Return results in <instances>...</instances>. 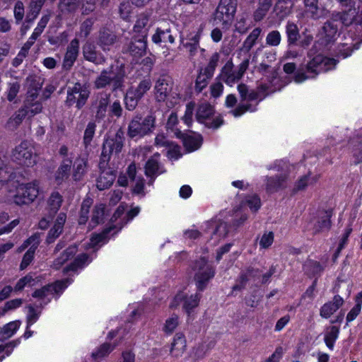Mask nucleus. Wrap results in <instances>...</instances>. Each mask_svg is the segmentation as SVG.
Listing matches in <instances>:
<instances>
[{"label":"nucleus","instance_id":"nucleus-1","mask_svg":"<svg viewBox=\"0 0 362 362\" xmlns=\"http://www.w3.org/2000/svg\"><path fill=\"white\" fill-rule=\"evenodd\" d=\"M320 43L313 45L308 52V57L312 59L305 65L300 67L295 74L294 81L301 83L306 79L313 78L321 72H325L334 68L337 61L332 58H327L317 54Z\"/></svg>","mask_w":362,"mask_h":362},{"label":"nucleus","instance_id":"nucleus-2","mask_svg":"<svg viewBox=\"0 0 362 362\" xmlns=\"http://www.w3.org/2000/svg\"><path fill=\"white\" fill-rule=\"evenodd\" d=\"M293 168L284 160H276L274 164L267 167L268 170H274L280 174L265 177V189L269 194H273L280 190L285 189L288 183L289 174Z\"/></svg>","mask_w":362,"mask_h":362},{"label":"nucleus","instance_id":"nucleus-3","mask_svg":"<svg viewBox=\"0 0 362 362\" xmlns=\"http://www.w3.org/2000/svg\"><path fill=\"white\" fill-rule=\"evenodd\" d=\"M124 132L119 129L113 136H108L103 142V150L99 163L100 169L107 165L111 155H118L124 146Z\"/></svg>","mask_w":362,"mask_h":362},{"label":"nucleus","instance_id":"nucleus-4","mask_svg":"<svg viewBox=\"0 0 362 362\" xmlns=\"http://www.w3.org/2000/svg\"><path fill=\"white\" fill-rule=\"evenodd\" d=\"M155 123L156 117L153 115L143 117L140 114H136L129 122L127 135L132 139L136 136L143 137L153 131Z\"/></svg>","mask_w":362,"mask_h":362},{"label":"nucleus","instance_id":"nucleus-5","mask_svg":"<svg viewBox=\"0 0 362 362\" xmlns=\"http://www.w3.org/2000/svg\"><path fill=\"white\" fill-rule=\"evenodd\" d=\"M90 93L89 87L86 84L76 82L67 88L65 105L69 107L76 105V107L81 110L86 103Z\"/></svg>","mask_w":362,"mask_h":362},{"label":"nucleus","instance_id":"nucleus-6","mask_svg":"<svg viewBox=\"0 0 362 362\" xmlns=\"http://www.w3.org/2000/svg\"><path fill=\"white\" fill-rule=\"evenodd\" d=\"M193 270L195 272L194 281L197 290L202 291L214 276L215 269L205 258H200L195 262Z\"/></svg>","mask_w":362,"mask_h":362},{"label":"nucleus","instance_id":"nucleus-7","mask_svg":"<svg viewBox=\"0 0 362 362\" xmlns=\"http://www.w3.org/2000/svg\"><path fill=\"white\" fill-rule=\"evenodd\" d=\"M107 85H112V92L122 89L124 86V75L120 71H115L112 66L103 70L95 81V87L100 89Z\"/></svg>","mask_w":362,"mask_h":362},{"label":"nucleus","instance_id":"nucleus-8","mask_svg":"<svg viewBox=\"0 0 362 362\" xmlns=\"http://www.w3.org/2000/svg\"><path fill=\"white\" fill-rule=\"evenodd\" d=\"M249 59L243 60L237 70L233 69L234 65L231 60L228 61L221 69L220 78L227 85L232 86L238 82L244 75L249 66Z\"/></svg>","mask_w":362,"mask_h":362},{"label":"nucleus","instance_id":"nucleus-9","mask_svg":"<svg viewBox=\"0 0 362 362\" xmlns=\"http://www.w3.org/2000/svg\"><path fill=\"white\" fill-rule=\"evenodd\" d=\"M38 182L37 180L27 184L20 185L13 197V202L17 205L28 204L33 202L39 193Z\"/></svg>","mask_w":362,"mask_h":362},{"label":"nucleus","instance_id":"nucleus-10","mask_svg":"<svg viewBox=\"0 0 362 362\" xmlns=\"http://www.w3.org/2000/svg\"><path fill=\"white\" fill-rule=\"evenodd\" d=\"M238 0H220L214 13L213 19L216 23L231 22L236 13Z\"/></svg>","mask_w":362,"mask_h":362},{"label":"nucleus","instance_id":"nucleus-11","mask_svg":"<svg viewBox=\"0 0 362 362\" xmlns=\"http://www.w3.org/2000/svg\"><path fill=\"white\" fill-rule=\"evenodd\" d=\"M214 114V107L207 103H203L200 104L197 110L196 118L197 120L208 128H218L223 122V119L216 117L211 119V117Z\"/></svg>","mask_w":362,"mask_h":362},{"label":"nucleus","instance_id":"nucleus-12","mask_svg":"<svg viewBox=\"0 0 362 362\" xmlns=\"http://www.w3.org/2000/svg\"><path fill=\"white\" fill-rule=\"evenodd\" d=\"M12 158L20 165L31 166L35 163L33 147L27 141L21 142L13 151Z\"/></svg>","mask_w":362,"mask_h":362},{"label":"nucleus","instance_id":"nucleus-13","mask_svg":"<svg viewBox=\"0 0 362 362\" xmlns=\"http://www.w3.org/2000/svg\"><path fill=\"white\" fill-rule=\"evenodd\" d=\"M173 88L172 78L168 75L160 76L154 86L155 98L158 102H164Z\"/></svg>","mask_w":362,"mask_h":362},{"label":"nucleus","instance_id":"nucleus-14","mask_svg":"<svg viewBox=\"0 0 362 362\" xmlns=\"http://www.w3.org/2000/svg\"><path fill=\"white\" fill-rule=\"evenodd\" d=\"M147 33L143 31L141 35L133 37L132 41L127 47L126 52H128L134 57H141L146 54Z\"/></svg>","mask_w":362,"mask_h":362},{"label":"nucleus","instance_id":"nucleus-15","mask_svg":"<svg viewBox=\"0 0 362 362\" xmlns=\"http://www.w3.org/2000/svg\"><path fill=\"white\" fill-rule=\"evenodd\" d=\"M110 98V94L106 92L98 93L94 96L92 106L95 110V117L97 119L105 118Z\"/></svg>","mask_w":362,"mask_h":362},{"label":"nucleus","instance_id":"nucleus-16","mask_svg":"<svg viewBox=\"0 0 362 362\" xmlns=\"http://www.w3.org/2000/svg\"><path fill=\"white\" fill-rule=\"evenodd\" d=\"M201 295L199 293L187 296L183 293H178L174 298L172 306H177L180 303H182L183 309L187 313L193 310L199 305Z\"/></svg>","mask_w":362,"mask_h":362},{"label":"nucleus","instance_id":"nucleus-17","mask_svg":"<svg viewBox=\"0 0 362 362\" xmlns=\"http://www.w3.org/2000/svg\"><path fill=\"white\" fill-rule=\"evenodd\" d=\"M78 49L79 42L76 38H75L71 41L67 47V50L63 62L64 69L69 70L72 67L77 59L78 54Z\"/></svg>","mask_w":362,"mask_h":362},{"label":"nucleus","instance_id":"nucleus-18","mask_svg":"<svg viewBox=\"0 0 362 362\" xmlns=\"http://www.w3.org/2000/svg\"><path fill=\"white\" fill-rule=\"evenodd\" d=\"M72 166V159L70 158H63L59 167L55 173L54 178L57 185H61L66 180L70 175Z\"/></svg>","mask_w":362,"mask_h":362},{"label":"nucleus","instance_id":"nucleus-19","mask_svg":"<svg viewBox=\"0 0 362 362\" xmlns=\"http://www.w3.org/2000/svg\"><path fill=\"white\" fill-rule=\"evenodd\" d=\"M116 41L117 35L112 30L107 28H103L100 30L98 37V45L103 50H110V47L112 46Z\"/></svg>","mask_w":362,"mask_h":362},{"label":"nucleus","instance_id":"nucleus-20","mask_svg":"<svg viewBox=\"0 0 362 362\" xmlns=\"http://www.w3.org/2000/svg\"><path fill=\"white\" fill-rule=\"evenodd\" d=\"M158 153H155L150 158L145 165V174L148 177H154L163 173L165 170L159 163L158 158Z\"/></svg>","mask_w":362,"mask_h":362},{"label":"nucleus","instance_id":"nucleus-21","mask_svg":"<svg viewBox=\"0 0 362 362\" xmlns=\"http://www.w3.org/2000/svg\"><path fill=\"white\" fill-rule=\"evenodd\" d=\"M344 303L343 298L336 295L333 298V300L323 305L320 309V315L324 318H329L334 313H335Z\"/></svg>","mask_w":362,"mask_h":362},{"label":"nucleus","instance_id":"nucleus-22","mask_svg":"<svg viewBox=\"0 0 362 362\" xmlns=\"http://www.w3.org/2000/svg\"><path fill=\"white\" fill-rule=\"evenodd\" d=\"M186 346V340L184 334L177 333L171 344L170 354L175 358H179L182 356L185 351Z\"/></svg>","mask_w":362,"mask_h":362},{"label":"nucleus","instance_id":"nucleus-23","mask_svg":"<svg viewBox=\"0 0 362 362\" xmlns=\"http://www.w3.org/2000/svg\"><path fill=\"white\" fill-rule=\"evenodd\" d=\"M115 175L111 169H105L100 172L97 180V187L99 190L109 188L115 180Z\"/></svg>","mask_w":362,"mask_h":362},{"label":"nucleus","instance_id":"nucleus-24","mask_svg":"<svg viewBox=\"0 0 362 362\" xmlns=\"http://www.w3.org/2000/svg\"><path fill=\"white\" fill-rule=\"evenodd\" d=\"M292 3L290 1L279 0L274 8V13L279 21H284L291 11Z\"/></svg>","mask_w":362,"mask_h":362},{"label":"nucleus","instance_id":"nucleus-25","mask_svg":"<svg viewBox=\"0 0 362 362\" xmlns=\"http://www.w3.org/2000/svg\"><path fill=\"white\" fill-rule=\"evenodd\" d=\"M332 211H323L318 217V220L313 227V233H319L325 230H329L331 228Z\"/></svg>","mask_w":362,"mask_h":362},{"label":"nucleus","instance_id":"nucleus-26","mask_svg":"<svg viewBox=\"0 0 362 362\" xmlns=\"http://www.w3.org/2000/svg\"><path fill=\"white\" fill-rule=\"evenodd\" d=\"M337 27L336 24H324L320 31V40L322 44L328 45L334 40L337 35Z\"/></svg>","mask_w":362,"mask_h":362},{"label":"nucleus","instance_id":"nucleus-27","mask_svg":"<svg viewBox=\"0 0 362 362\" xmlns=\"http://www.w3.org/2000/svg\"><path fill=\"white\" fill-rule=\"evenodd\" d=\"M92 261V259L90 258L89 255L83 253L78 255L70 264L65 267L63 269L64 274H66L67 272L72 271L75 272L78 269L83 268L86 264H88Z\"/></svg>","mask_w":362,"mask_h":362},{"label":"nucleus","instance_id":"nucleus-28","mask_svg":"<svg viewBox=\"0 0 362 362\" xmlns=\"http://www.w3.org/2000/svg\"><path fill=\"white\" fill-rule=\"evenodd\" d=\"M21 325V322L20 320H15L0 327V341H3L11 337L18 329Z\"/></svg>","mask_w":362,"mask_h":362},{"label":"nucleus","instance_id":"nucleus-29","mask_svg":"<svg viewBox=\"0 0 362 362\" xmlns=\"http://www.w3.org/2000/svg\"><path fill=\"white\" fill-rule=\"evenodd\" d=\"M63 202L62 196L58 192H53L47 201L48 213L51 214V216H54L61 207Z\"/></svg>","mask_w":362,"mask_h":362},{"label":"nucleus","instance_id":"nucleus-30","mask_svg":"<svg viewBox=\"0 0 362 362\" xmlns=\"http://www.w3.org/2000/svg\"><path fill=\"white\" fill-rule=\"evenodd\" d=\"M318 180V177L317 175L310 177V173H309L307 175H305L300 177L295 183L293 193H296L299 191H303L306 189L308 185L315 184Z\"/></svg>","mask_w":362,"mask_h":362},{"label":"nucleus","instance_id":"nucleus-31","mask_svg":"<svg viewBox=\"0 0 362 362\" xmlns=\"http://www.w3.org/2000/svg\"><path fill=\"white\" fill-rule=\"evenodd\" d=\"M183 145L186 149L191 152L198 149L202 143V137L200 135H182Z\"/></svg>","mask_w":362,"mask_h":362},{"label":"nucleus","instance_id":"nucleus-32","mask_svg":"<svg viewBox=\"0 0 362 362\" xmlns=\"http://www.w3.org/2000/svg\"><path fill=\"white\" fill-rule=\"evenodd\" d=\"M45 0H31L25 16V23H32L35 20Z\"/></svg>","mask_w":362,"mask_h":362},{"label":"nucleus","instance_id":"nucleus-33","mask_svg":"<svg viewBox=\"0 0 362 362\" xmlns=\"http://www.w3.org/2000/svg\"><path fill=\"white\" fill-rule=\"evenodd\" d=\"M83 54L84 58L91 62L100 64L104 61L103 58H98L95 47L91 43H86L83 47Z\"/></svg>","mask_w":362,"mask_h":362},{"label":"nucleus","instance_id":"nucleus-34","mask_svg":"<svg viewBox=\"0 0 362 362\" xmlns=\"http://www.w3.org/2000/svg\"><path fill=\"white\" fill-rule=\"evenodd\" d=\"M87 160L84 158H78L75 161L73 179L75 181L81 180L86 172Z\"/></svg>","mask_w":362,"mask_h":362},{"label":"nucleus","instance_id":"nucleus-35","mask_svg":"<svg viewBox=\"0 0 362 362\" xmlns=\"http://www.w3.org/2000/svg\"><path fill=\"white\" fill-rule=\"evenodd\" d=\"M355 14V8H349L348 11L332 13V19L334 21H341V23H345L346 21H350V23H352Z\"/></svg>","mask_w":362,"mask_h":362},{"label":"nucleus","instance_id":"nucleus-36","mask_svg":"<svg viewBox=\"0 0 362 362\" xmlns=\"http://www.w3.org/2000/svg\"><path fill=\"white\" fill-rule=\"evenodd\" d=\"M105 215V206L103 204H99L94 207L91 216L90 225L92 228L96 226L99 223H102L104 219Z\"/></svg>","mask_w":362,"mask_h":362},{"label":"nucleus","instance_id":"nucleus-37","mask_svg":"<svg viewBox=\"0 0 362 362\" xmlns=\"http://www.w3.org/2000/svg\"><path fill=\"white\" fill-rule=\"evenodd\" d=\"M152 83L149 78H146L140 81L136 87H132L129 89L141 99L148 90L151 88Z\"/></svg>","mask_w":362,"mask_h":362},{"label":"nucleus","instance_id":"nucleus-38","mask_svg":"<svg viewBox=\"0 0 362 362\" xmlns=\"http://www.w3.org/2000/svg\"><path fill=\"white\" fill-rule=\"evenodd\" d=\"M214 342L210 341L208 344L202 343L195 346L193 349V357L199 360L203 358L206 354L214 346Z\"/></svg>","mask_w":362,"mask_h":362},{"label":"nucleus","instance_id":"nucleus-39","mask_svg":"<svg viewBox=\"0 0 362 362\" xmlns=\"http://www.w3.org/2000/svg\"><path fill=\"white\" fill-rule=\"evenodd\" d=\"M339 329L337 326H332L327 329L325 335V342L329 349H332L334 344L338 337Z\"/></svg>","mask_w":362,"mask_h":362},{"label":"nucleus","instance_id":"nucleus-40","mask_svg":"<svg viewBox=\"0 0 362 362\" xmlns=\"http://www.w3.org/2000/svg\"><path fill=\"white\" fill-rule=\"evenodd\" d=\"M306 10L305 16L307 18H310L313 20L317 18V0H304Z\"/></svg>","mask_w":362,"mask_h":362},{"label":"nucleus","instance_id":"nucleus-41","mask_svg":"<svg viewBox=\"0 0 362 362\" xmlns=\"http://www.w3.org/2000/svg\"><path fill=\"white\" fill-rule=\"evenodd\" d=\"M211 78L212 76H208V73L202 69L196 79V90L197 92H202V90L207 86L209 81Z\"/></svg>","mask_w":362,"mask_h":362},{"label":"nucleus","instance_id":"nucleus-42","mask_svg":"<svg viewBox=\"0 0 362 362\" xmlns=\"http://www.w3.org/2000/svg\"><path fill=\"white\" fill-rule=\"evenodd\" d=\"M96 124L95 122H89L84 131L83 142L85 148H87L91 143L95 132Z\"/></svg>","mask_w":362,"mask_h":362},{"label":"nucleus","instance_id":"nucleus-43","mask_svg":"<svg viewBox=\"0 0 362 362\" xmlns=\"http://www.w3.org/2000/svg\"><path fill=\"white\" fill-rule=\"evenodd\" d=\"M25 84L28 90H40L43 84V79L36 75L29 76L26 78Z\"/></svg>","mask_w":362,"mask_h":362},{"label":"nucleus","instance_id":"nucleus-44","mask_svg":"<svg viewBox=\"0 0 362 362\" xmlns=\"http://www.w3.org/2000/svg\"><path fill=\"white\" fill-rule=\"evenodd\" d=\"M110 0H86L85 4L83 5V14H88L89 12L94 11L95 5L98 3L101 7H107Z\"/></svg>","mask_w":362,"mask_h":362},{"label":"nucleus","instance_id":"nucleus-45","mask_svg":"<svg viewBox=\"0 0 362 362\" xmlns=\"http://www.w3.org/2000/svg\"><path fill=\"white\" fill-rule=\"evenodd\" d=\"M27 115H28V114L23 106L9 119L8 125L10 127L16 128L22 122L23 119Z\"/></svg>","mask_w":362,"mask_h":362},{"label":"nucleus","instance_id":"nucleus-46","mask_svg":"<svg viewBox=\"0 0 362 362\" xmlns=\"http://www.w3.org/2000/svg\"><path fill=\"white\" fill-rule=\"evenodd\" d=\"M141 99L129 89L124 97L125 107L128 110H134Z\"/></svg>","mask_w":362,"mask_h":362},{"label":"nucleus","instance_id":"nucleus-47","mask_svg":"<svg viewBox=\"0 0 362 362\" xmlns=\"http://www.w3.org/2000/svg\"><path fill=\"white\" fill-rule=\"evenodd\" d=\"M152 40L155 43H159L163 41H169L170 43H173L174 37L170 34V31L168 30L165 31L158 29L156 33L153 35Z\"/></svg>","mask_w":362,"mask_h":362},{"label":"nucleus","instance_id":"nucleus-48","mask_svg":"<svg viewBox=\"0 0 362 362\" xmlns=\"http://www.w3.org/2000/svg\"><path fill=\"white\" fill-rule=\"evenodd\" d=\"M91 201L89 199L83 200V202L81 204V210H80V215L78 218V224L83 225L85 224L88 218V213L89 209L91 206Z\"/></svg>","mask_w":362,"mask_h":362},{"label":"nucleus","instance_id":"nucleus-49","mask_svg":"<svg viewBox=\"0 0 362 362\" xmlns=\"http://www.w3.org/2000/svg\"><path fill=\"white\" fill-rule=\"evenodd\" d=\"M29 100H25L23 107L26 110L28 115L33 116L40 113L42 110V104L40 101L28 103Z\"/></svg>","mask_w":362,"mask_h":362},{"label":"nucleus","instance_id":"nucleus-50","mask_svg":"<svg viewBox=\"0 0 362 362\" xmlns=\"http://www.w3.org/2000/svg\"><path fill=\"white\" fill-rule=\"evenodd\" d=\"M288 41L290 44H294L299 38V30L296 24H288L286 26Z\"/></svg>","mask_w":362,"mask_h":362},{"label":"nucleus","instance_id":"nucleus-51","mask_svg":"<svg viewBox=\"0 0 362 362\" xmlns=\"http://www.w3.org/2000/svg\"><path fill=\"white\" fill-rule=\"evenodd\" d=\"M256 110V107H253L251 104L247 103H240L239 104L236 108L232 110L230 113L235 117H240L245 112H255Z\"/></svg>","mask_w":362,"mask_h":362},{"label":"nucleus","instance_id":"nucleus-52","mask_svg":"<svg viewBox=\"0 0 362 362\" xmlns=\"http://www.w3.org/2000/svg\"><path fill=\"white\" fill-rule=\"evenodd\" d=\"M119 12L123 21H131L132 5L129 1H123L119 5Z\"/></svg>","mask_w":362,"mask_h":362},{"label":"nucleus","instance_id":"nucleus-53","mask_svg":"<svg viewBox=\"0 0 362 362\" xmlns=\"http://www.w3.org/2000/svg\"><path fill=\"white\" fill-rule=\"evenodd\" d=\"M261 33V29L257 28L254 29L252 33L248 35L244 42V47L249 51L254 46L257 39Z\"/></svg>","mask_w":362,"mask_h":362},{"label":"nucleus","instance_id":"nucleus-54","mask_svg":"<svg viewBox=\"0 0 362 362\" xmlns=\"http://www.w3.org/2000/svg\"><path fill=\"white\" fill-rule=\"evenodd\" d=\"M219 58L220 55L218 52L214 53L210 57L207 66L203 69L208 73V76H213L214 71L218 65Z\"/></svg>","mask_w":362,"mask_h":362},{"label":"nucleus","instance_id":"nucleus-55","mask_svg":"<svg viewBox=\"0 0 362 362\" xmlns=\"http://www.w3.org/2000/svg\"><path fill=\"white\" fill-rule=\"evenodd\" d=\"M80 0H60L59 7L62 11H73L79 5Z\"/></svg>","mask_w":362,"mask_h":362},{"label":"nucleus","instance_id":"nucleus-56","mask_svg":"<svg viewBox=\"0 0 362 362\" xmlns=\"http://www.w3.org/2000/svg\"><path fill=\"white\" fill-rule=\"evenodd\" d=\"M248 206L252 211H257L261 206L260 198L257 195L248 196L243 202Z\"/></svg>","mask_w":362,"mask_h":362},{"label":"nucleus","instance_id":"nucleus-57","mask_svg":"<svg viewBox=\"0 0 362 362\" xmlns=\"http://www.w3.org/2000/svg\"><path fill=\"white\" fill-rule=\"evenodd\" d=\"M116 346V344L112 346L110 344L105 343L102 344L98 351L92 354L94 358H102L109 354Z\"/></svg>","mask_w":362,"mask_h":362},{"label":"nucleus","instance_id":"nucleus-58","mask_svg":"<svg viewBox=\"0 0 362 362\" xmlns=\"http://www.w3.org/2000/svg\"><path fill=\"white\" fill-rule=\"evenodd\" d=\"M71 281L69 279H66L64 280L57 281L52 284H48V286L52 287V289H50L52 295L62 292L65 288L67 287Z\"/></svg>","mask_w":362,"mask_h":362},{"label":"nucleus","instance_id":"nucleus-59","mask_svg":"<svg viewBox=\"0 0 362 362\" xmlns=\"http://www.w3.org/2000/svg\"><path fill=\"white\" fill-rule=\"evenodd\" d=\"M20 88L21 85L18 82L10 83L6 96L8 100L13 101L19 93Z\"/></svg>","mask_w":362,"mask_h":362},{"label":"nucleus","instance_id":"nucleus-60","mask_svg":"<svg viewBox=\"0 0 362 362\" xmlns=\"http://www.w3.org/2000/svg\"><path fill=\"white\" fill-rule=\"evenodd\" d=\"M28 313L27 315V328L33 325L38 319L40 312H37L31 305L28 306Z\"/></svg>","mask_w":362,"mask_h":362},{"label":"nucleus","instance_id":"nucleus-61","mask_svg":"<svg viewBox=\"0 0 362 362\" xmlns=\"http://www.w3.org/2000/svg\"><path fill=\"white\" fill-rule=\"evenodd\" d=\"M63 229L61 228L53 226V227L49 230L46 243L47 244H51L55 241V240L59 238V236L62 234Z\"/></svg>","mask_w":362,"mask_h":362},{"label":"nucleus","instance_id":"nucleus-62","mask_svg":"<svg viewBox=\"0 0 362 362\" xmlns=\"http://www.w3.org/2000/svg\"><path fill=\"white\" fill-rule=\"evenodd\" d=\"M35 250L34 248H29L28 250L23 255L22 262L20 265L21 270L25 269L33 261Z\"/></svg>","mask_w":362,"mask_h":362},{"label":"nucleus","instance_id":"nucleus-63","mask_svg":"<svg viewBox=\"0 0 362 362\" xmlns=\"http://www.w3.org/2000/svg\"><path fill=\"white\" fill-rule=\"evenodd\" d=\"M267 43L271 46H277L281 41V35L278 31H272L267 36Z\"/></svg>","mask_w":362,"mask_h":362},{"label":"nucleus","instance_id":"nucleus-64","mask_svg":"<svg viewBox=\"0 0 362 362\" xmlns=\"http://www.w3.org/2000/svg\"><path fill=\"white\" fill-rule=\"evenodd\" d=\"M13 13H14L15 18L17 21H20L23 20V18L25 16V8H24L23 4L21 1H18L16 3L14 9H13Z\"/></svg>","mask_w":362,"mask_h":362}]
</instances>
